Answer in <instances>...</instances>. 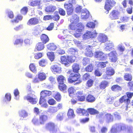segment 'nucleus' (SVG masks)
<instances>
[{"instance_id": "f257e3e1", "label": "nucleus", "mask_w": 133, "mask_h": 133, "mask_svg": "<svg viewBox=\"0 0 133 133\" xmlns=\"http://www.w3.org/2000/svg\"><path fill=\"white\" fill-rule=\"evenodd\" d=\"M48 116L47 115L42 114L39 116V119L34 118L32 119V122L35 125H43L48 119Z\"/></svg>"}, {"instance_id": "f03ea898", "label": "nucleus", "mask_w": 133, "mask_h": 133, "mask_svg": "<svg viewBox=\"0 0 133 133\" xmlns=\"http://www.w3.org/2000/svg\"><path fill=\"white\" fill-rule=\"evenodd\" d=\"M80 74L78 73H71L68 78V81L70 83H72L76 81L78 82L77 83H79L82 82V80L80 78Z\"/></svg>"}, {"instance_id": "7ed1b4c3", "label": "nucleus", "mask_w": 133, "mask_h": 133, "mask_svg": "<svg viewBox=\"0 0 133 133\" xmlns=\"http://www.w3.org/2000/svg\"><path fill=\"white\" fill-rule=\"evenodd\" d=\"M126 95H126L124 96L120 99L119 101L121 103H122L124 102L128 104L130 103L129 98H131L133 96V93L128 92H127Z\"/></svg>"}, {"instance_id": "20e7f679", "label": "nucleus", "mask_w": 133, "mask_h": 133, "mask_svg": "<svg viewBox=\"0 0 133 133\" xmlns=\"http://www.w3.org/2000/svg\"><path fill=\"white\" fill-rule=\"evenodd\" d=\"M97 35V33L95 30L91 31H87L83 35V39L85 40L90 38H94Z\"/></svg>"}, {"instance_id": "39448f33", "label": "nucleus", "mask_w": 133, "mask_h": 133, "mask_svg": "<svg viewBox=\"0 0 133 133\" xmlns=\"http://www.w3.org/2000/svg\"><path fill=\"white\" fill-rule=\"evenodd\" d=\"M115 3V2L113 0H107L106 1L104 6V8L107 10L106 12L107 14L109 13V11L111 9Z\"/></svg>"}, {"instance_id": "423d86ee", "label": "nucleus", "mask_w": 133, "mask_h": 133, "mask_svg": "<svg viewBox=\"0 0 133 133\" xmlns=\"http://www.w3.org/2000/svg\"><path fill=\"white\" fill-rule=\"evenodd\" d=\"M95 57L99 60H103L106 58L105 55L101 51H96L95 53Z\"/></svg>"}, {"instance_id": "0eeeda50", "label": "nucleus", "mask_w": 133, "mask_h": 133, "mask_svg": "<svg viewBox=\"0 0 133 133\" xmlns=\"http://www.w3.org/2000/svg\"><path fill=\"white\" fill-rule=\"evenodd\" d=\"M45 128L49 129L52 133H56L57 132V129L55 128V126L54 124L52 122H49L46 125Z\"/></svg>"}, {"instance_id": "6e6552de", "label": "nucleus", "mask_w": 133, "mask_h": 133, "mask_svg": "<svg viewBox=\"0 0 133 133\" xmlns=\"http://www.w3.org/2000/svg\"><path fill=\"white\" fill-rule=\"evenodd\" d=\"M105 47L104 50L106 51H110L114 49V45L113 42L110 41H108L105 43Z\"/></svg>"}, {"instance_id": "1a4fd4ad", "label": "nucleus", "mask_w": 133, "mask_h": 133, "mask_svg": "<svg viewBox=\"0 0 133 133\" xmlns=\"http://www.w3.org/2000/svg\"><path fill=\"white\" fill-rule=\"evenodd\" d=\"M109 59L111 62H116L117 59V54L116 51L113 50L109 54Z\"/></svg>"}, {"instance_id": "9d476101", "label": "nucleus", "mask_w": 133, "mask_h": 133, "mask_svg": "<svg viewBox=\"0 0 133 133\" xmlns=\"http://www.w3.org/2000/svg\"><path fill=\"white\" fill-rule=\"evenodd\" d=\"M39 20L36 17L31 18L29 19L27 23V24L29 25H35L39 23Z\"/></svg>"}, {"instance_id": "9b49d317", "label": "nucleus", "mask_w": 133, "mask_h": 133, "mask_svg": "<svg viewBox=\"0 0 133 133\" xmlns=\"http://www.w3.org/2000/svg\"><path fill=\"white\" fill-rule=\"evenodd\" d=\"M24 100H26L32 104H35L37 102L38 99L36 98L31 97L29 96H24Z\"/></svg>"}, {"instance_id": "f8f14e48", "label": "nucleus", "mask_w": 133, "mask_h": 133, "mask_svg": "<svg viewBox=\"0 0 133 133\" xmlns=\"http://www.w3.org/2000/svg\"><path fill=\"white\" fill-rule=\"evenodd\" d=\"M119 13L116 10H113L111 12L110 15V17L112 19H117L118 18Z\"/></svg>"}, {"instance_id": "ddd939ff", "label": "nucleus", "mask_w": 133, "mask_h": 133, "mask_svg": "<svg viewBox=\"0 0 133 133\" xmlns=\"http://www.w3.org/2000/svg\"><path fill=\"white\" fill-rule=\"evenodd\" d=\"M89 11L86 9H83L82 11L81 18L84 19H87L89 17Z\"/></svg>"}, {"instance_id": "4468645a", "label": "nucleus", "mask_w": 133, "mask_h": 133, "mask_svg": "<svg viewBox=\"0 0 133 133\" xmlns=\"http://www.w3.org/2000/svg\"><path fill=\"white\" fill-rule=\"evenodd\" d=\"M92 46H87L86 48L85 54L86 56L89 57H91L93 56V53L91 51Z\"/></svg>"}, {"instance_id": "2eb2a0df", "label": "nucleus", "mask_w": 133, "mask_h": 133, "mask_svg": "<svg viewBox=\"0 0 133 133\" xmlns=\"http://www.w3.org/2000/svg\"><path fill=\"white\" fill-rule=\"evenodd\" d=\"M64 6L65 8H67V12L68 15H71L73 11V8L72 7V5H70V6H69V4H65Z\"/></svg>"}, {"instance_id": "dca6fc26", "label": "nucleus", "mask_w": 133, "mask_h": 133, "mask_svg": "<svg viewBox=\"0 0 133 133\" xmlns=\"http://www.w3.org/2000/svg\"><path fill=\"white\" fill-rule=\"evenodd\" d=\"M29 5L32 6H39L40 4V1L37 0H32L28 2Z\"/></svg>"}, {"instance_id": "f3484780", "label": "nucleus", "mask_w": 133, "mask_h": 133, "mask_svg": "<svg viewBox=\"0 0 133 133\" xmlns=\"http://www.w3.org/2000/svg\"><path fill=\"white\" fill-rule=\"evenodd\" d=\"M40 38L42 42L45 44L48 42L49 40L48 36L44 34H42Z\"/></svg>"}, {"instance_id": "a211bd4d", "label": "nucleus", "mask_w": 133, "mask_h": 133, "mask_svg": "<svg viewBox=\"0 0 133 133\" xmlns=\"http://www.w3.org/2000/svg\"><path fill=\"white\" fill-rule=\"evenodd\" d=\"M51 94V92L50 91L46 90L42 91L40 93V96L42 97H45L47 96H50Z\"/></svg>"}, {"instance_id": "6ab92c4d", "label": "nucleus", "mask_w": 133, "mask_h": 133, "mask_svg": "<svg viewBox=\"0 0 133 133\" xmlns=\"http://www.w3.org/2000/svg\"><path fill=\"white\" fill-rule=\"evenodd\" d=\"M79 21V17L76 15H73L70 19V21L72 23L76 24Z\"/></svg>"}, {"instance_id": "aec40b11", "label": "nucleus", "mask_w": 133, "mask_h": 133, "mask_svg": "<svg viewBox=\"0 0 133 133\" xmlns=\"http://www.w3.org/2000/svg\"><path fill=\"white\" fill-rule=\"evenodd\" d=\"M44 44L42 42L38 43L36 45L35 49L38 51L42 50L44 48Z\"/></svg>"}, {"instance_id": "412c9836", "label": "nucleus", "mask_w": 133, "mask_h": 133, "mask_svg": "<svg viewBox=\"0 0 133 133\" xmlns=\"http://www.w3.org/2000/svg\"><path fill=\"white\" fill-rule=\"evenodd\" d=\"M107 38V36L103 34H100L97 37L98 40L101 42H104L106 41Z\"/></svg>"}, {"instance_id": "4be33fe9", "label": "nucleus", "mask_w": 133, "mask_h": 133, "mask_svg": "<svg viewBox=\"0 0 133 133\" xmlns=\"http://www.w3.org/2000/svg\"><path fill=\"white\" fill-rule=\"evenodd\" d=\"M47 48L51 51H54L56 50L57 46L53 43H50L47 45Z\"/></svg>"}, {"instance_id": "5701e85b", "label": "nucleus", "mask_w": 133, "mask_h": 133, "mask_svg": "<svg viewBox=\"0 0 133 133\" xmlns=\"http://www.w3.org/2000/svg\"><path fill=\"white\" fill-rule=\"evenodd\" d=\"M104 119L107 122H109L112 121L113 117L110 114H107L105 115Z\"/></svg>"}, {"instance_id": "b1692460", "label": "nucleus", "mask_w": 133, "mask_h": 133, "mask_svg": "<svg viewBox=\"0 0 133 133\" xmlns=\"http://www.w3.org/2000/svg\"><path fill=\"white\" fill-rule=\"evenodd\" d=\"M38 78L41 81L45 80L46 78V74L43 72H39L38 74Z\"/></svg>"}, {"instance_id": "393cba45", "label": "nucleus", "mask_w": 133, "mask_h": 133, "mask_svg": "<svg viewBox=\"0 0 133 133\" xmlns=\"http://www.w3.org/2000/svg\"><path fill=\"white\" fill-rule=\"evenodd\" d=\"M86 101L88 102H92L95 100V97L91 95H88L86 98Z\"/></svg>"}, {"instance_id": "a878e982", "label": "nucleus", "mask_w": 133, "mask_h": 133, "mask_svg": "<svg viewBox=\"0 0 133 133\" xmlns=\"http://www.w3.org/2000/svg\"><path fill=\"white\" fill-rule=\"evenodd\" d=\"M116 125V127H115V128L116 129V133L118 131H119L121 130H123L125 128V125H123L122 126H119V124H115L114 125V126Z\"/></svg>"}, {"instance_id": "bb28decb", "label": "nucleus", "mask_w": 133, "mask_h": 133, "mask_svg": "<svg viewBox=\"0 0 133 133\" xmlns=\"http://www.w3.org/2000/svg\"><path fill=\"white\" fill-rule=\"evenodd\" d=\"M106 73L107 75H112L115 73L114 69L111 67L108 68L107 69Z\"/></svg>"}, {"instance_id": "cd10ccee", "label": "nucleus", "mask_w": 133, "mask_h": 133, "mask_svg": "<svg viewBox=\"0 0 133 133\" xmlns=\"http://www.w3.org/2000/svg\"><path fill=\"white\" fill-rule=\"evenodd\" d=\"M47 55L50 60L53 61L55 59V55L53 52H48L47 53Z\"/></svg>"}, {"instance_id": "c85d7f7f", "label": "nucleus", "mask_w": 133, "mask_h": 133, "mask_svg": "<svg viewBox=\"0 0 133 133\" xmlns=\"http://www.w3.org/2000/svg\"><path fill=\"white\" fill-rule=\"evenodd\" d=\"M61 62L62 64L66 65L69 64L68 57L67 58L65 56H62L61 58Z\"/></svg>"}, {"instance_id": "c756f323", "label": "nucleus", "mask_w": 133, "mask_h": 133, "mask_svg": "<svg viewBox=\"0 0 133 133\" xmlns=\"http://www.w3.org/2000/svg\"><path fill=\"white\" fill-rule=\"evenodd\" d=\"M51 69L52 72L55 74L58 72V65L55 64L51 67Z\"/></svg>"}, {"instance_id": "7c9ffc66", "label": "nucleus", "mask_w": 133, "mask_h": 133, "mask_svg": "<svg viewBox=\"0 0 133 133\" xmlns=\"http://www.w3.org/2000/svg\"><path fill=\"white\" fill-rule=\"evenodd\" d=\"M76 26L78 28L77 29V32H82L83 30L84 26L81 23H78Z\"/></svg>"}, {"instance_id": "2f4dec72", "label": "nucleus", "mask_w": 133, "mask_h": 133, "mask_svg": "<svg viewBox=\"0 0 133 133\" xmlns=\"http://www.w3.org/2000/svg\"><path fill=\"white\" fill-rule=\"evenodd\" d=\"M56 9V7L52 6H47L45 9L46 11L48 12H53Z\"/></svg>"}, {"instance_id": "473e14b6", "label": "nucleus", "mask_w": 133, "mask_h": 133, "mask_svg": "<svg viewBox=\"0 0 133 133\" xmlns=\"http://www.w3.org/2000/svg\"><path fill=\"white\" fill-rule=\"evenodd\" d=\"M73 71L75 72H77L80 69L79 65L77 63L74 64L72 66Z\"/></svg>"}, {"instance_id": "72a5a7b5", "label": "nucleus", "mask_w": 133, "mask_h": 133, "mask_svg": "<svg viewBox=\"0 0 133 133\" xmlns=\"http://www.w3.org/2000/svg\"><path fill=\"white\" fill-rule=\"evenodd\" d=\"M23 18V17L20 15H17L16 16L15 19L11 21L12 23L15 22L16 23H18L19 21H21Z\"/></svg>"}, {"instance_id": "f704fd0d", "label": "nucleus", "mask_w": 133, "mask_h": 133, "mask_svg": "<svg viewBox=\"0 0 133 133\" xmlns=\"http://www.w3.org/2000/svg\"><path fill=\"white\" fill-rule=\"evenodd\" d=\"M108 62H97L96 63V65L99 67L104 68L106 66V63H108Z\"/></svg>"}, {"instance_id": "c9c22d12", "label": "nucleus", "mask_w": 133, "mask_h": 133, "mask_svg": "<svg viewBox=\"0 0 133 133\" xmlns=\"http://www.w3.org/2000/svg\"><path fill=\"white\" fill-rule=\"evenodd\" d=\"M19 116L24 118L28 116V113L26 111L24 110H22L20 111L19 112Z\"/></svg>"}, {"instance_id": "e433bc0d", "label": "nucleus", "mask_w": 133, "mask_h": 133, "mask_svg": "<svg viewBox=\"0 0 133 133\" xmlns=\"http://www.w3.org/2000/svg\"><path fill=\"white\" fill-rule=\"evenodd\" d=\"M39 63L40 66H44L48 63L47 60L46 59H42L39 61Z\"/></svg>"}, {"instance_id": "4c0bfd02", "label": "nucleus", "mask_w": 133, "mask_h": 133, "mask_svg": "<svg viewBox=\"0 0 133 133\" xmlns=\"http://www.w3.org/2000/svg\"><path fill=\"white\" fill-rule=\"evenodd\" d=\"M67 115L70 118H74L75 116L73 110L71 109H70L68 111Z\"/></svg>"}, {"instance_id": "58836bf2", "label": "nucleus", "mask_w": 133, "mask_h": 133, "mask_svg": "<svg viewBox=\"0 0 133 133\" xmlns=\"http://www.w3.org/2000/svg\"><path fill=\"white\" fill-rule=\"evenodd\" d=\"M30 70L34 72H36L37 69L34 63H31L29 65Z\"/></svg>"}, {"instance_id": "ea45409f", "label": "nucleus", "mask_w": 133, "mask_h": 133, "mask_svg": "<svg viewBox=\"0 0 133 133\" xmlns=\"http://www.w3.org/2000/svg\"><path fill=\"white\" fill-rule=\"evenodd\" d=\"M59 84V89L61 91L63 92H64L66 89V85L64 84Z\"/></svg>"}, {"instance_id": "a19ab883", "label": "nucleus", "mask_w": 133, "mask_h": 133, "mask_svg": "<svg viewBox=\"0 0 133 133\" xmlns=\"http://www.w3.org/2000/svg\"><path fill=\"white\" fill-rule=\"evenodd\" d=\"M88 111L91 114L94 115L98 113V111L93 108H89L88 109Z\"/></svg>"}, {"instance_id": "79ce46f5", "label": "nucleus", "mask_w": 133, "mask_h": 133, "mask_svg": "<svg viewBox=\"0 0 133 133\" xmlns=\"http://www.w3.org/2000/svg\"><path fill=\"white\" fill-rule=\"evenodd\" d=\"M111 89L113 91H116L121 90V88L117 85H115L112 87Z\"/></svg>"}, {"instance_id": "37998d69", "label": "nucleus", "mask_w": 133, "mask_h": 133, "mask_svg": "<svg viewBox=\"0 0 133 133\" xmlns=\"http://www.w3.org/2000/svg\"><path fill=\"white\" fill-rule=\"evenodd\" d=\"M117 50L121 52H123L125 49V48L124 46L121 44H119L117 47Z\"/></svg>"}, {"instance_id": "c03bdc74", "label": "nucleus", "mask_w": 133, "mask_h": 133, "mask_svg": "<svg viewBox=\"0 0 133 133\" xmlns=\"http://www.w3.org/2000/svg\"><path fill=\"white\" fill-rule=\"evenodd\" d=\"M86 25L89 28H93L95 27V24L94 22H89Z\"/></svg>"}, {"instance_id": "a18cd8bd", "label": "nucleus", "mask_w": 133, "mask_h": 133, "mask_svg": "<svg viewBox=\"0 0 133 133\" xmlns=\"http://www.w3.org/2000/svg\"><path fill=\"white\" fill-rule=\"evenodd\" d=\"M74 41L76 45L80 49H82L83 48L82 44L80 41H77L76 40H75Z\"/></svg>"}, {"instance_id": "49530a36", "label": "nucleus", "mask_w": 133, "mask_h": 133, "mask_svg": "<svg viewBox=\"0 0 133 133\" xmlns=\"http://www.w3.org/2000/svg\"><path fill=\"white\" fill-rule=\"evenodd\" d=\"M64 77L62 75L59 76V84H64V82L65 81Z\"/></svg>"}, {"instance_id": "de8ad7c7", "label": "nucleus", "mask_w": 133, "mask_h": 133, "mask_svg": "<svg viewBox=\"0 0 133 133\" xmlns=\"http://www.w3.org/2000/svg\"><path fill=\"white\" fill-rule=\"evenodd\" d=\"M108 84V82L106 81L102 82L101 84L100 88L102 89H104L106 87Z\"/></svg>"}, {"instance_id": "09e8293b", "label": "nucleus", "mask_w": 133, "mask_h": 133, "mask_svg": "<svg viewBox=\"0 0 133 133\" xmlns=\"http://www.w3.org/2000/svg\"><path fill=\"white\" fill-rule=\"evenodd\" d=\"M28 11V8L27 7H23L21 10V13L24 15H25Z\"/></svg>"}, {"instance_id": "8fccbe9b", "label": "nucleus", "mask_w": 133, "mask_h": 133, "mask_svg": "<svg viewBox=\"0 0 133 133\" xmlns=\"http://www.w3.org/2000/svg\"><path fill=\"white\" fill-rule=\"evenodd\" d=\"M124 79L127 81H131L132 79V76L130 74H126L124 76Z\"/></svg>"}, {"instance_id": "3c124183", "label": "nucleus", "mask_w": 133, "mask_h": 133, "mask_svg": "<svg viewBox=\"0 0 133 133\" xmlns=\"http://www.w3.org/2000/svg\"><path fill=\"white\" fill-rule=\"evenodd\" d=\"M93 69V67L91 64L88 65L85 69L88 72H91Z\"/></svg>"}, {"instance_id": "603ef678", "label": "nucleus", "mask_w": 133, "mask_h": 133, "mask_svg": "<svg viewBox=\"0 0 133 133\" xmlns=\"http://www.w3.org/2000/svg\"><path fill=\"white\" fill-rule=\"evenodd\" d=\"M42 56V54L41 52L36 53L34 55V58L36 59H38Z\"/></svg>"}, {"instance_id": "864d4df0", "label": "nucleus", "mask_w": 133, "mask_h": 133, "mask_svg": "<svg viewBox=\"0 0 133 133\" xmlns=\"http://www.w3.org/2000/svg\"><path fill=\"white\" fill-rule=\"evenodd\" d=\"M68 61L69 62L72 63L74 62L75 59V56H68Z\"/></svg>"}, {"instance_id": "5fc2aeb1", "label": "nucleus", "mask_w": 133, "mask_h": 133, "mask_svg": "<svg viewBox=\"0 0 133 133\" xmlns=\"http://www.w3.org/2000/svg\"><path fill=\"white\" fill-rule=\"evenodd\" d=\"M48 102L49 105H54L56 103V101L52 98L49 99L48 101Z\"/></svg>"}, {"instance_id": "6e6d98bb", "label": "nucleus", "mask_w": 133, "mask_h": 133, "mask_svg": "<svg viewBox=\"0 0 133 133\" xmlns=\"http://www.w3.org/2000/svg\"><path fill=\"white\" fill-rule=\"evenodd\" d=\"M52 18L54 21H57L58 20V12L56 11L54 13V15L53 17Z\"/></svg>"}, {"instance_id": "4d7b16f0", "label": "nucleus", "mask_w": 133, "mask_h": 133, "mask_svg": "<svg viewBox=\"0 0 133 133\" xmlns=\"http://www.w3.org/2000/svg\"><path fill=\"white\" fill-rule=\"evenodd\" d=\"M85 97L83 96H80L77 97V99L80 101H85Z\"/></svg>"}, {"instance_id": "13d9d810", "label": "nucleus", "mask_w": 133, "mask_h": 133, "mask_svg": "<svg viewBox=\"0 0 133 133\" xmlns=\"http://www.w3.org/2000/svg\"><path fill=\"white\" fill-rule=\"evenodd\" d=\"M44 98V97H41V96H40L39 102V104H43L46 102V100Z\"/></svg>"}, {"instance_id": "bf43d9fd", "label": "nucleus", "mask_w": 133, "mask_h": 133, "mask_svg": "<svg viewBox=\"0 0 133 133\" xmlns=\"http://www.w3.org/2000/svg\"><path fill=\"white\" fill-rule=\"evenodd\" d=\"M54 24L53 23H50L48 26L46 28V29L49 31L52 30L54 28Z\"/></svg>"}, {"instance_id": "052dcab7", "label": "nucleus", "mask_w": 133, "mask_h": 133, "mask_svg": "<svg viewBox=\"0 0 133 133\" xmlns=\"http://www.w3.org/2000/svg\"><path fill=\"white\" fill-rule=\"evenodd\" d=\"M90 63L89 59L88 58H85L83 60V65H85L87 63Z\"/></svg>"}, {"instance_id": "680f3d73", "label": "nucleus", "mask_w": 133, "mask_h": 133, "mask_svg": "<svg viewBox=\"0 0 133 133\" xmlns=\"http://www.w3.org/2000/svg\"><path fill=\"white\" fill-rule=\"evenodd\" d=\"M69 95L70 96H71V95L73 94L75 91V89L72 87L69 88L68 90Z\"/></svg>"}, {"instance_id": "e2e57ef3", "label": "nucleus", "mask_w": 133, "mask_h": 133, "mask_svg": "<svg viewBox=\"0 0 133 133\" xmlns=\"http://www.w3.org/2000/svg\"><path fill=\"white\" fill-rule=\"evenodd\" d=\"M93 81L92 79H90L87 82V85L88 87H91L93 84Z\"/></svg>"}, {"instance_id": "0e129e2a", "label": "nucleus", "mask_w": 133, "mask_h": 133, "mask_svg": "<svg viewBox=\"0 0 133 133\" xmlns=\"http://www.w3.org/2000/svg\"><path fill=\"white\" fill-rule=\"evenodd\" d=\"M5 97L7 101H10L11 100V97L10 94H6L5 95Z\"/></svg>"}, {"instance_id": "69168bd1", "label": "nucleus", "mask_w": 133, "mask_h": 133, "mask_svg": "<svg viewBox=\"0 0 133 133\" xmlns=\"http://www.w3.org/2000/svg\"><path fill=\"white\" fill-rule=\"evenodd\" d=\"M23 40L21 39H16L14 43V44L17 45L20 43H22Z\"/></svg>"}, {"instance_id": "338daca9", "label": "nucleus", "mask_w": 133, "mask_h": 133, "mask_svg": "<svg viewBox=\"0 0 133 133\" xmlns=\"http://www.w3.org/2000/svg\"><path fill=\"white\" fill-rule=\"evenodd\" d=\"M8 17L10 18H12L14 17L13 12L12 11H9L8 12Z\"/></svg>"}, {"instance_id": "774afa93", "label": "nucleus", "mask_w": 133, "mask_h": 133, "mask_svg": "<svg viewBox=\"0 0 133 133\" xmlns=\"http://www.w3.org/2000/svg\"><path fill=\"white\" fill-rule=\"evenodd\" d=\"M59 13L62 16H64L65 15V11L61 8L59 9Z\"/></svg>"}]
</instances>
